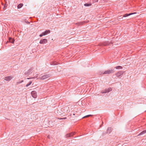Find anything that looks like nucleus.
Here are the masks:
<instances>
[{"label": "nucleus", "instance_id": "nucleus-22", "mask_svg": "<svg viewBox=\"0 0 146 146\" xmlns=\"http://www.w3.org/2000/svg\"><path fill=\"white\" fill-rule=\"evenodd\" d=\"M34 78L33 77H31V78H27V79H31V78Z\"/></svg>", "mask_w": 146, "mask_h": 146}, {"label": "nucleus", "instance_id": "nucleus-23", "mask_svg": "<svg viewBox=\"0 0 146 146\" xmlns=\"http://www.w3.org/2000/svg\"><path fill=\"white\" fill-rule=\"evenodd\" d=\"M29 86V85L28 84H27L26 85V87H28V86Z\"/></svg>", "mask_w": 146, "mask_h": 146}, {"label": "nucleus", "instance_id": "nucleus-3", "mask_svg": "<svg viewBox=\"0 0 146 146\" xmlns=\"http://www.w3.org/2000/svg\"><path fill=\"white\" fill-rule=\"evenodd\" d=\"M112 131V129L111 127H108L107 130L106 132L105 133H103L102 135H104L106 133L110 134Z\"/></svg>", "mask_w": 146, "mask_h": 146}, {"label": "nucleus", "instance_id": "nucleus-9", "mask_svg": "<svg viewBox=\"0 0 146 146\" xmlns=\"http://www.w3.org/2000/svg\"><path fill=\"white\" fill-rule=\"evenodd\" d=\"M33 72V69H30L27 72H25V75H28L31 74Z\"/></svg>", "mask_w": 146, "mask_h": 146}, {"label": "nucleus", "instance_id": "nucleus-4", "mask_svg": "<svg viewBox=\"0 0 146 146\" xmlns=\"http://www.w3.org/2000/svg\"><path fill=\"white\" fill-rule=\"evenodd\" d=\"M32 97L34 98H36L37 97L36 92L35 91H32L31 93Z\"/></svg>", "mask_w": 146, "mask_h": 146}, {"label": "nucleus", "instance_id": "nucleus-2", "mask_svg": "<svg viewBox=\"0 0 146 146\" xmlns=\"http://www.w3.org/2000/svg\"><path fill=\"white\" fill-rule=\"evenodd\" d=\"M114 71L113 69L111 70H108L105 71L104 72L102 73L103 74H112L113 73Z\"/></svg>", "mask_w": 146, "mask_h": 146}, {"label": "nucleus", "instance_id": "nucleus-21", "mask_svg": "<svg viewBox=\"0 0 146 146\" xmlns=\"http://www.w3.org/2000/svg\"><path fill=\"white\" fill-rule=\"evenodd\" d=\"M32 83V81H30L29 83L28 84H29V85L31 84Z\"/></svg>", "mask_w": 146, "mask_h": 146}, {"label": "nucleus", "instance_id": "nucleus-15", "mask_svg": "<svg viewBox=\"0 0 146 146\" xmlns=\"http://www.w3.org/2000/svg\"><path fill=\"white\" fill-rule=\"evenodd\" d=\"M146 133V130H144L141 132L138 135V136L140 135H142L143 134H144V133Z\"/></svg>", "mask_w": 146, "mask_h": 146}, {"label": "nucleus", "instance_id": "nucleus-12", "mask_svg": "<svg viewBox=\"0 0 146 146\" xmlns=\"http://www.w3.org/2000/svg\"><path fill=\"white\" fill-rule=\"evenodd\" d=\"M135 13H130L129 14L127 13V14H125L124 15H123V17H128L129 16H130L131 15Z\"/></svg>", "mask_w": 146, "mask_h": 146}, {"label": "nucleus", "instance_id": "nucleus-8", "mask_svg": "<svg viewBox=\"0 0 146 146\" xmlns=\"http://www.w3.org/2000/svg\"><path fill=\"white\" fill-rule=\"evenodd\" d=\"M112 90V89L111 88H109L108 89H106L102 91L101 92L102 93H106Z\"/></svg>", "mask_w": 146, "mask_h": 146}, {"label": "nucleus", "instance_id": "nucleus-11", "mask_svg": "<svg viewBox=\"0 0 146 146\" xmlns=\"http://www.w3.org/2000/svg\"><path fill=\"white\" fill-rule=\"evenodd\" d=\"M50 33V31L48 30H46L44 32H42L43 35H45L47 34H49Z\"/></svg>", "mask_w": 146, "mask_h": 146}, {"label": "nucleus", "instance_id": "nucleus-20", "mask_svg": "<svg viewBox=\"0 0 146 146\" xmlns=\"http://www.w3.org/2000/svg\"><path fill=\"white\" fill-rule=\"evenodd\" d=\"M43 36H44V35H43L42 33L39 35V36L40 37H42Z\"/></svg>", "mask_w": 146, "mask_h": 146}, {"label": "nucleus", "instance_id": "nucleus-7", "mask_svg": "<svg viewBox=\"0 0 146 146\" xmlns=\"http://www.w3.org/2000/svg\"><path fill=\"white\" fill-rule=\"evenodd\" d=\"M13 78V77L12 76H9L5 77L4 79L6 81H9Z\"/></svg>", "mask_w": 146, "mask_h": 146}, {"label": "nucleus", "instance_id": "nucleus-13", "mask_svg": "<svg viewBox=\"0 0 146 146\" xmlns=\"http://www.w3.org/2000/svg\"><path fill=\"white\" fill-rule=\"evenodd\" d=\"M9 42L12 43H13L14 42L15 40L11 38H9Z\"/></svg>", "mask_w": 146, "mask_h": 146}, {"label": "nucleus", "instance_id": "nucleus-14", "mask_svg": "<svg viewBox=\"0 0 146 146\" xmlns=\"http://www.w3.org/2000/svg\"><path fill=\"white\" fill-rule=\"evenodd\" d=\"M23 3L19 4L18 5V6H17V8L20 9V8H21L23 6Z\"/></svg>", "mask_w": 146, "mask_h": 146}, {"label": "nucleus", "instance_id": "nucleus-18", "mask_svg": "<svg viewBox=\"0 0 146 146\" xmlns=\"http://www.w3.org/2000/svg\"><path fill=\"white\" fill-rule=\"evenodd\" d=\"M92 116V115H86L85 116L83 117H82V118L83 119V118H85L88 117H89Z\"/></svg>", "mask_w": 146, "mask_h": 146}, {"label": "nucleus", "instance_id": "nucleus-28", "mask_svg": "<svg viewBox=\"0 0 146 146\" xmlns=\"http://www.w3.org/2000/svg\"><path fill=\"white\" fill-rule=\"evenodd\" d=\"M73 115H75V114H74V113H73Z\"/></svg>", "mask_w": 146, "mask_h": 146}, {"label": "nucleus", "instance_id": "nucleus-17", "mask_svg": "<svg viewBox=\"0 0 146 146\" xmlns=\"http://www.w3.org/2000/svg\"><path fill=\"white\" fill-rule=\"evenodd\" d=\"M115 68H116V69H122L123 68V67L121 66H117L115 67Z\"/></svg>", "mask_w": 146, "mask_h": 146}, {"label": "nucleus", "instance_id": "nucleus-1", "mask_svg": "<svg viewBox=\"0 0 146 146\" xmlns=\"http://www.w3.org/2000/svg\"><path fill=\"white\" fill-rule=\"evenodd\" d=\"M50 76L49 74H41L39 76L38 78L40 80H44L49 78Z\"/></svg>", "mask_w": 146, "mask_h": 146}, {"label": "nucleus", "instance_id": "nucleus-26", "mask_svg": "<svg viewBox=\"0 0 146 146\" xmlns=\"http://www.w3.org/2000/svg\"><path fill=\"white\" fill-rule=\"evenodd\" d=\"M27 23L28 24H30V23L29 22H28V21H27Z\"/></svg>", "mask_w": 146, "mask_h": 146}, {"label": "nucleus", "instance_id": "nucleus-25", "mask_svg": "<svg viewBox=\"0 0 146 146\" xmlns=\"http://www.w3.org/2000/svg\"><path fill=\"white\" fill-rule=\"evenodd\" d=\"M59 119H61H61L62 120V119H63V118H61Z\"/></svg>", "mask_w": 146, "mask_h": 146}, {"label": "nucleus", "instance_id": "nucleus-29", "mask_svg": "<svg viewBox=\"0 0 146 146\" xmlns=\"http://www.w3.org/2000/svg\"><path fill=\"white\" fill-rule=\"evenodd\" d=\"M98 1V0H97V1Z\"/></svg>", "mask_w": 146, "mask_h": 146}, {"label": "nucleus", "instance_id": "nucleus-24", "mask_svg": "<svg viewBox=\"0 0 146 146\" xmlns=\"http://www.w3.org/2000/svg\"><path fill=\"white\" fill-rule=\"evenodd\" d=\"M63 118V119H66V117H64V118Z\"/></svg>", "mask_w": 146, "mask_h": 146}, {"label": "nucleus", "instance_id": "nucleus-19", "mask_svg": "<svg viewBox=\"0 0 146 146\" xmlns=\"http://www.w3.org/2000/svg\"><path fill=\"white\" fill-rule=\"evenodd\" d=\"M23 82V80H21L20 81L16 83V84L18 85L21 83L22 82Z\"/></svg>", "mask_w": 146, "mask_h": 146}, {"label": "nucleus", "instance_id": "nucleus-6", "mask_svg": "<svg viewBox=\"0 0 146 146\" xmlns=\"http://www.w3.org/2000/svg\"><path fill=\"white\" fill-rule=\"evenodd\" d=\"M124 72L123 71H119L116 73L115 74V75L117 77H119L123 75Z\"/></svg>", "mask_w": 146, "mask_h": 146}, {"label": "nucleus", "instance_id": "nucleus-10", "mask_svg": "<svg viewBox=\"0 0 146 146\" xmlns=\"http://www.w3.org/2000/svg\"><path fill=\"white\" fill-rule=\"evenodd\" d=\"M74 135V133L72 132V133L67 134L66 135V137L67 138V137H71V136H72L73 135Z\"/></svg>", "mask_w": 146, "mask_h": 146}, {"label": "nucleus", "instance_id": "nucleus-5", "mask_svg": "<svg viewBox=\"0 0 146 146\" xmlns=\"http://www.w3.org/2000/svg\"><path fill=\"white\" fill-rule=\"evenodd\" d=\"M47 40L46 39L44 38L41 39L39 42V43L40 44H44L47 43Z\"/></svg>", "mask_w": 146, "mask_h": 146}, {"label": "nucleus", "instance_id": "nucleus-27", "mask_svg": "<svg viewBox=\"0 0 146 146\" xmlns=\"http://www.w3.org/2000/svg\"><path fill=\"white\" fill-rule=\"evenodd\" d=\"M56 63H55V64H53V65H56Z\"/></svg>", "mask_w": 146, "mask_h": 146}, {"label": "nucleus", "instance_id": "nucleus-16", "mask_svg": "<svg viewBox=\"0 0 146 146\" xmlns=\"http://www.w3.org/2000/svg\"><path fill=\"white\" fill-rule=\"evenodd\" d=\"M92 5V4L91 3H86L84 4V5L85 6L88 7Z\"/></svg>", "mask_w": 146, "mask_h": 146}]
</instances>
